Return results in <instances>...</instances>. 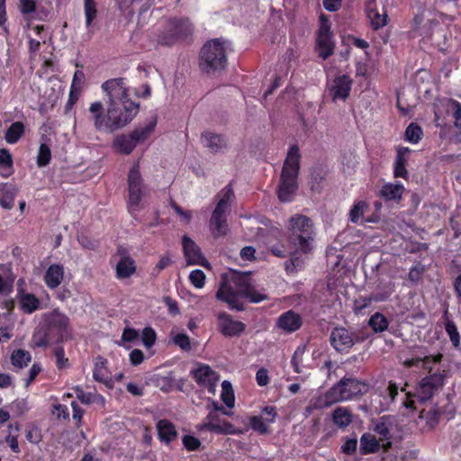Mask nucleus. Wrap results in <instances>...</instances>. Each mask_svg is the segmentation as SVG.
<instances>
[{
  "label": "nucleus",
  "mask_w": 461,
  "mask_h": 461,
  "mask_svg": "<svg viewBox=\"0 0 461 461\" xmlns=\"http://www.w3.org/2000/svg\"><path fill=\"white\" fill-rule=\"evenodd\" d=\"M216 298L226 303L230 309L242 312L245 309L242 298L258 303L267 300V295L255 289L249 274L234 272L228 280L220 285Z\"/></svg>",
  "instance_id": "nucleus-1"
},
{
  "label": "nucleus",
  "mask_w": 461,
  "mask_h": 461,
  "mask_svg": "<svg viewBox=\"0 0 461 461\" xmlns=\"http://www.w3.org/2000/svg\"><path fill=\"white\" fill-rule=\"evenodd\" d=\"M287 243L295 252L312 253L314 249L316 230L312 220L303 214H294L287 222Z\"/></svg>",
  "instance_id": "nucleus-2"
},
{
  "label": "nucleus",
  "mask_w": 461,
  "mask_h": 461,
  "mask_svg": "<svg viewBox=\"0 0 461 461\" xmlns=\"http://www.w3.org/2000/svg\"><path fill=\"white\" fill-rule=\"evenodd\" d=\"M301 154L297 145H293L285 159L278 185V199L283 202H289L298 189V175L300 170Z\"/></svg>",
  "instance_id": "nucleus-3"
},
{
  "label": "nucleus",
  "mask_w": 461,
  "mask_h": 461,
  "mask_svg": "<svg viewBox=\"0 0 461 461\" xmlns=\"http://www.w3.org/2000/svg\"><path fill=\"white\" fill-rule=\"evenodd\" d=\"M225 42L220 39L206 41L199 54V67L207 73L223 70L228 63Z\"/></svg>",
  "instance_id": "nucleus-4"
},
{
  "label": "nucleus",
  "mask_w": 461,
  "mask_h": 461,
  "mask_svg": "<svg viewBox=\"0 0 461 461\" xmlns=\"http://www.w3.org/2000/svg\"><path fill=\"white\" fill-rule=\"evenodd\" d=\"M220 200L210 219V230L213 237L219 238L228 232L226 212L230 208V199L234 196L232 188L228 185L219 194Z\"/></svg>",
  "instance_id": "nucleus-5"
},
{
  "label": "nucleus",
  "mask_w": 461,
  "mask_h": 461,
  "mask_svg": "<svg viewBox=\"0 0 461 461\" xmlns=\"http://www.w3.org/2000/svg\"><path fill=\"white\" fill-rule=\"evenodd\" d=\"M140 109L135 102H125L124 104L108 105V131L114 132L130 123Z\"/></svg>",
  "instance_id": "nucleus-6"
},
{
  "label": "nucleus",
  "mask_w": 461,
  "mask_h": 461,
  "mask_svg": "<svg viewBox=\"0 0 461 461\" xmlns=\"http://www.w3.org/2000/svg\"><path fill=\"white\" fill-rule=\"evenodd\" d=\"M155 126L156 121L150 122L144 127L135 129L129 135L116 136L113 140L114 149L122 154H131L139 143L145 141L152 134Z\"/></svg>",
  "instance_id": "nucleus-7"
},
{
  "label": "nucleus",
  "mask_w": 461,
  "mask_h": 461,
  "mask_svg": "<svg viewBox=\"0 0 461 461\" xmlns=\"http://www.w3.org/2000/svg\"><path fill=\"white\" fill-rule=\"evenodd\" d=\"M41 325L53 344L59 343L68 335L69 319L65 314L53 311L45 316L44 322Z\"/></svg>",
  "instance_id": "nucleus-8"
},
{
  "label": "nucleus",
  "mask_w": 461,
  "mask_h": 461,
  "mask_svg": "<svg viewBox=\"0 0 461 461\" xmlns=\"http://www.w3.org/2000/svg\"><path fill=\"white\" fill-rule=\"evenodd\" d=\"M338 402H346L366 393L367 385L353 377H343L330 387Z\"/></svg>",
  "instance_id": "nucleus-9"
},
{
  "label": "nucleus",
  "mask_w": 461,
  "mask_h": 461,
  "mask_svg": "<svg viewBox=\"0 0 461 461\" xmlns=\"http://www.w3.org/2000/svg\"><path fill=\"white\" fill-rule=\"evenodd\" d=\"M128 206L131 212L140 209V202L145 194L143 180L139 170V165L135 164L128 175Z\"/></svg>",
  "instance_id": "nucleus-10"
},
{
  "label": "nucleus",
  "mask_w": 461,
  "mask_h": 461,
  "mask_svg": "<svg viewBox=\"0 0 461 461\" xmlns=\"http://www.w3.org/2000/svg\"><path fill=\"white\" fill-rule=\"evenodd\" d=\"M102 89L108 96V105L124 104L125 102H132L129 99L128 88L125 86L124 78H113L106 80L102 85Z\"/></svg>",
  "instance_id": "nucleus-11"
},
{
  "label": "nucleus",
  "mask_w": 461,
  "mask_h": 461,
  "mask_svg": "<svg viewBox=\"0 0 461 461\" xmlns=\"http://www.w3.org/2000/svg\"><path fill=\"white\" fill-rule=\"evenodd\" d=\"M330 344L339 352L348 351L356 342L363 341L358 336L344 327H336L330 337Z\"/></svg>",
  "instance_id": "nucleus-12"
},
{
  "label": "nucleus",
  "mask_w": 461,
  "mask_h": 461,
  "mask_svg": "<svg viewBox=\"0 0 461 461\" xmlns=\"http://www.w3.org/2000/svg\"><path fill=\"white\" fill-rule=\"evenodd\" d=\"M445 381V375L434 373L422 378L418 388V396L421 402L431 399L435 393L442 388Z\"/></svg>",
  "instance_id": "nucleus-13"
},
{
  "label": "nucleus",
  "mask_w": 461,
  "mask_h": 461,
  "mask_svg": "<svg viewBox=\"0 0 461 461\" xmlns=\"http://www.w3.org/2000/svg\"><path fill=\"white\" fill-rule=\"evenodd\" d=\"M199 430H207L217 434H232L234 433L233 426L228 421L222 420L216 411H210L203 420L202 423L197 426Z\"/></svg>",
  "instance_id": "nucleus-14"
},
{
  "label": "nucleus",
  "mask_w": 461,
  "mask_h": 461,
  "mask_svg": "<svg viewBox=\"0 0 461 461\" xmlns=\"http://www.w3.org/2000/svg\"><path fill=\"white\" fill-rule=\"evenodd\" d=\"M353 80L348 75L336 76L332 82L328 86V92L332 101L336 103L339 100L346 101L349 96Z\"/></svg>",
  "instance_id": "nucleus-15"
},
{
  "label": "nucleus",
  "mask_w": 461,
  "mask_h": 461,
  "mask_svg": "<svg viewBox=\"0 0 461 461\" xmlns=\"http://www.w3.org/2000/svg\"><path fill=\"white\" fill-rule=\"evenodd\" d=\"M191 374L199 385L214 393L220 376L208 365H199Z\"/></svg>",
  "instance_id": "nucleus-16"
},
{
  "label": "nucleus",
  "mask_w": 461,
  "mask_h": 461,
  "mask_svg": "<svg viewBox=\"0 0 461 461\" xmlns=\"http://www.w3.org/2000/svg\"><path fill=\"white\" fill-rule=\"evenodd\" d=\"M217 326L219 331L225 337H239L246 329L243 322L233 320L231 315L224 312L218 314Z\"/></svg>",
  "instance_id": "nucleus-17"
},
{
  "label": "nucleus",
  "mask_w": 461,
  "mask_h": 461,
  "mask_svg": "<svg viewBox=\"0 0 461 461\" xmlns=\"http://www.w3.org/2000/svg\"><path fill=\"white\" fill-rule=\"evenodd\" d=\"M183 249L188 265L207 267L208 263L203 256L200 248L190 238L183 237Z\"/></svg>",
  "instance_id": "nucleus-18"
},
{
  "label": "nucleus",
  "mask_w": 461,
  "mask_h": 461,
  "mask_svg": "<svg viewBox=\"0 0 461 461\" xmlns=\"http://www.w3.org/2000/svg\"><path fill=\"white\" fill-rule=\"evenodd\" d=\"M317 44L320 49L319 56L323 59H328L333 53L334 43L331 41L330 26L322 23L317 38Z\"/></svg>",
  "instance_id": "nucleus-19"
},
{
  "label": "nucleus",
  "mask_w": 461,
  "mask_h": 461,
  "mask_svg": "<svg viewBox=\"0 0 461 461\" xmlns=\"http://www.w3.org/2000/svg\"><path fill=\"white\" fill-rule=\"evenodd\" d=\"M170 36L176 39L185 38L193 32V25L188 18H172L167 25Z\"/></svg>",
  "instance_id": "nucleus-20"
},
{
  "label": "nucleus",
  "mask_w": 461,
  "mask_h": 461,
  "mask_svg": "<svg viewBox=\"0 0 461 461\" xmlns=\"http://www.w3.org/2000/svg\"><path fill=\"white\" fill-rule=\"evenodd\" d=\"M303 321L295 312L289 310L279 316L276 327L287 333L296 331L301 328Z\"/></svg>",
  "instance_id": "nucleus-21"
},
{
  "label": "nucleus",
  "mask_w": 461,
  "mask_h": 461,
  "mask_svg": "<svg viewBox=\"0 0 461 461\" xmlns=\"http://www.w3.org/2000/svg\"><path fill=\"white\" fill-rule=\"evenodd\" d=\"M202 143L212 153L224 152L228 148L227 140L220 134L206 131L201 136Z\"/></svg>",
  "instance_id": "nucleus-22"
},
{
  "label": "nucleus",
  "mask_w": 461,
  "mask_h": 461,
  "mask_svg": "<svg viewBox=\"0 0 461 461\" xmlns=\"http://www.w3.org/2000/svg\"><path fill=\"white\" fill-rule=\"evenodd\" d=\"M64 278V267L61 264L50 265L44 275V282L50 289L57 288Z\"/></svg>",
  "instance_id": "nucleus-23"
},
{
  "label": "nucleus",
  "mask_w": 461,
  "mask_h": 461,
  "mask_svg": "<svg viewBox=\"0 0 461 461\" xmlns=\"http://www.w3.org/2000/svg\"><path fill=\"white\" fill-rule=\"evenodd\" d=\"M91 119L96 131H108V117L104 115V106L101 102H95L89 107Z\"/></svg>",
  "instance_id": "nucleus-24"
},
{
  "label": "nucleus",
  "mask_w": 461,
  "mask_h": 461,
  "mask_svg": "<svg viewBox=\"0 0 461 461\" xmlns=\"http://www.w3.org/2000/svg\"><path fill=\"white\" fill-rule=\"evenodd\" d=\"M333 423L339 429H345L353 421V413L348 407H336L331 412Z\"/></svg>",
  "instance_id": "nucleus-25"
},
{
  "label": "nucleus",
  "mask_w": 461,
  "mask_h": 461,
  "mask_svg": "<svg viewBox=\"0 0 461 461\" xmlns=\"http://www.w3.org/2000/svg\"><path fill=\"white\" fill-rule=\"evenodd\" d=\"M21 309L24 313L31 314L41 306V301L33 294L20 290L17 294Z\"/></svg>",
  "instance_id": "nucleus-26"
},
{
  "label": "nucleus",
  "mask_w": 461,
  "mask_h": 461,
  "mask_svg": "<svg viewBox=\"0 0 461 461\" xmlns=\"http://www.w3.org/2000/svg\"><path fill=\"white\" fill-rule=\"evenodd\" d=\"M411 152V149L407 147H401L397 149V154L394 162L393 174L395 177L406 178L408 171L406 169L407 155Z\"/></svg>",
  "instance_id": "nucleus-27"
},
{
  "label": "nucleus",
  "mask_w": 461,
  "mask_h": 461,
  "mask_svg": "<svg viewBox=\"0 0 461 461\" xmlns=\"http://www.w3.org/2000/svg\"><path fill=\"white\" fill-rule=\"evenodd\" d=\"M116 277L118 279H126L131 277L136 272L135 261L131 257L120 258L116 267Z\"/></svg>",
  "instance_id": "nucleus-28"
},
{
  "label": "nucleus",
  "mask_w": 461,
  "mask_h": 461,
  "mask_svg": "<svg viewBox=\"0 0 461 461\" xmlns=\"http://www.w3.org/2000/svg\"><path fill=\"white\" fill-rule=\"evenodd\" d=\"M157 429L159 439L167 444L173 441L177 436L175 425L167 420H160L157 423Z\"/></svg>",
  "instance_id": "nucleus-29"
},
{
  "label": "nucleus",
  "mask_w": 461,
  "mask_h": 461,
  "mask_svg": "<svg viewBox=\"0 0 461 461\" xmlns=\"http://www.w3.org/2000/svg\"><path fill=\"white\" fill-rule=\"evenodd\" d=\"M17 189L11 184L0 185V205L4 209L10 210L14 207Z\"/></svg>",
  "instance_id": "nucleus-30"
},
{
  "label": "nucleus",
  "mask_w": 461,
  "mask_h": 461,
  "mask_svg": "<svg viewBox=\"0 0 461 461\" xmlns=\"http://www.w3.org/2000/svg\"><path fill=\"white\" fill-rule=\"evenodd\" d=\"M366 15L374 30L381 29L387 24L388 16L386 13L379 14V12L372 6V3H369L366 7Z\"/></svg>",
  "instance_id": "nucleus-31"
},
{
  "label": "nucleus",
  "mask_w": 461,
  "mask_h": 461,
  "mask_svg": "<svg viewBox=\"0 0 461 461\" xmlns=\"http://www.w3.org/2000/svg\"><path fill=\"white\" fill-rule=\"evenodd\" d=\"M338 403V401L333 394V392L331 388H330L324 395H319L317 397H314L310 402V408L311 409H324L331 406L332 404Z\"/></svg>",
  "instance_id": "nucleus-32"
},
{
  "label": "nucleus",
  "mask_w": 461,
  "mask_h": 461,
  "mask_svg": "<svg viewBox=\"0 0 461 461\" xmlns=\"http://www.w3.org/2000/svg\"><path fill=\"white\" fill-rule=\"evenodd\" d=\"M25 126L22 122H13L6 130L5 134V140L9 144H14L24 134Z\"/></svg>",
  "instance_id": "nucleus-33"
},
{
  "label": "nucleus",
  "mask_w": 461,
  "mask_h": 461,
  "mask_svg": "<svg viewBox=\"0 0 461 461\" xmlns=\"http://www.w3.org/2000/svg\"><path fill=\"white\" fill-rule=\"evenodd\" d=\"M93 377L95 381L101 383H106L109 379L107 360L103 357L99 356L95 358Z\"/></svg>",
  "instance_id": "nucleus-34"
},
{
  "label": "nucleus",
  "mask_w": 461,
  "mask_h": 461,
  "mask_svg": "<svg viewBox=\"0 0 461 461\" xmlns=\"http://www.w3.org/2000/svg\"><path fill=\"white\" fill-rule=\"evenodd\" d=\"M379 442L375 436L365 433L360 438V452L363 455L375 453L379 449Z\"/></svg>",
  "instance_id": "nucleus-35"
},
{
  "label": "nucleus",
  "mask_w": 461,
  "mask_h": 461,
  "mask_svg": "<svg viewBox=\"0 0 461 461\" xmlns=\"http://www.w3.org/2000/svg\"><path fill=\"white\" fill-rule=\"evenodd\" d=\"M0 169L4 177L13 174V156L7 149H0Z\"/></svg>",
  "instance_id": "nucleus-36"
},
{
  "label": "nucleus",
  "mask_w": 461,
  "mask_h": 461,
  "mask_svg": "<svg viewBox=\"0 0 461 461\" xmlns=\"http://www.w3.org/2000/svg\"><path fill=\"white\" fill-rule=\"evenodd\" d=\"M403 189V185L401 184H386L382 187L380 193L382 197H384L387 201H391L401 199Z\"/></svg>",
  "instance_id": "nucleus-37"
},
{
  "label": "nucleus",
  "mask_w": 461,
  "mask_h": 461,
  "mask_svg": "<svg viewBox=\"0 0 461 461\" xmlns=\"http://www.w3.org/2000/svg\"><path fill=\"white\" fill-rule=\"evenodd\" d=\"M392 419L390 416H383L375 424L374 431L380 435L383 439L391 438Z\"/></svg>",
  "instance_id": "nucleus-38"
},
{
  "label": "nucleus",
  "mask_w": 461,
  "mask_h": 461,
  "mask_svg": "<svg viewBox=\"0 0 461 461\" xmlns=\"http://www.w3.org/2000/svg\"><path fill=\"white\" fill-rule=\"evenodd\" d=\"M32 343L35 348H42L53 344L41 324L33 332Z\"/></svg>",
  "instance_id": "nucleus-39"
},
{
  "label": "nucleus",
  "mask_w": 461,
  "mask_h": 461,
  "mask_svg": "<svg viewBox=\"0 0 461 461\" xmlns=\"http://www.w3.org/2000/svg\"><path fill=\"white\" fill-rule=\"evenodd\" d=\"M31 360V354L24 349L14 350L11 355V362L13 366L18 368L27 366Z\"/></svg>",
  "instance_id": "nucleus-40"
},
{
  "label": "nucleus",
  "mask_w": 461,
  "mask_h": 461,
  "mask_svg": "<svg viewBox=\"0 0 461 461\" xmlns=\"http://www.w3.org/2000/svg\"><path fill=\"white\" fill-rule=\"evenodd\" d=\"M368 324L376 333L386 330L389 326L387 319L380 312L373 314L368 321Z\"/></svg>",
  "instance_id": "nucleus-41"
},
{
  "label": "nucleus",
  "mask_w": 461,
  "mask_h": 461,
  "mask_svg": "<svg viewBox=\"0 0 461 461\" xmlns=\"http://www.w3.org/2000/svg\"><path fill=\"white\" fill-rule=\"evenodd\" d=\"M221 398L227 407L232 408L235 402L234 393L230 382L225 380L221 384Z\"/></svg>",
  "instance_id": "nucleus-42"
},
{
  "label": "nucleus",
  "mask_w": 461,
  "mask_h": 461,
  "mask_svg": "<svg viewBox=\"0 0 461 461\" xmlns=\"http://www.w3.org/2000/svg\"><path fill=\"white\" fill-rule=\"evenodd\" d=\"M445 329L450 339L452 345L455 348H458L460 345V335L457 331L456 324L452 321L447 319L446 321Z\"/></svg>",
  "instance_id": "nucleus-43"
},
{
  "label": "nucleus",
  "mask_w": 461,
  "mask_h": 461,
  "mask_svg": "<svg viewBox=\"0 0 461 461\" xmlns=\"http://www.w3.org/2000/svg\"><path fill=\"white\" fill-rule=\"evenodd\" d=\"M422 135L421 128L416 123H411L405 131L406 140L412 142L417 143L420 140Z\"/></svg>",
  "instance_id": "nucleus-44"
},
{
  "label": "nucleus",
  "mask_w": 461,
  "mask_h": 461,
  "mask_svg": "<svg viewBox=\"0 0 461 461\" xmlns=\"http://www.w3.org/2000/svg\"><path fill=\"white\" fill-rule=\"evenodd\" d=\"M84 11L86 26H90L96 17V5L94 0H84Z\"/></svg>",
  "instance_id": "nucleus-45"
},
{
  "label": "nucleus",
  "mask_w": 461,
  "mask_h": 461,
  "mask_svg": "<svg viewBox=\"0 0 461 461\" xmlns=\"http://www.w3.org/2000/svg\"><path fill=\"white\" fill-rule=\"evenodd\" d=\"M51 158L50 149L45 144L41 143L39 149L37 164L39 167H45L50 163Z\"/></svg>",
  "instance_id": "nucleus-46"
},
{
  "label": "nucleus",
  "mask_w": 461,
  "mask_h": 461,
  "mask_svg": "<svg viewBox=\"0 0 461 461\" xmlns=\"http://www.w3.org/2000/svg\"><path fill=\"white\" fill-rule=\"evenodd\" d=\"M324 180V176L321 170H313L311 173L310 185L311 189L316 192H320L321 188V183Z\"/></svg>",
  "instance_id": "nucleus-47"
},
{
  "label": "nucleus",
  "mask_w": 461,
  "mask_h": 461,
  "mask_svg": "<svg viewBox=\"0 0 461 461\" xmlns=\"http://www.w3.org/2000/svg\"><path fill=\"white\" fill-rule=\"evenodd\" d=\"M190 282L196 288H202L204 285L205 275L200 269L193 270L189 275Z\"/></svg>",
  "instance_id": "nucleus-48"
},
{
  "label": "nucleus",
  "mask_w": 461,
  "mask_h": 461,
  "mask_svg": "<svg viewBox=\"0 0 461 461\" xmlns=\"http://www.w3.org/2000/svg\"><path fill=\"white\" fill-rule=\"evenodd\" d=\"M366 208V204L365 202H358L356 203L349 212L350 221L354 223L357 222L358 220L363 216L364 210Z\"/></svg>",
  "instance_id": "nucleus-49"
},
{
  "label": "nucleus",
  "mask_w": 461,
  "mask_h": 461,
  "mask_svg": "<svg viewBox=\"0 0 461 461\" xmlns=\"http://www.w3.org/2000/svg\"><path fill=\"white\" fill-rule=\"evenodd\" d=\"M249 424L254 430L266 434L268 432V426L264 422L262 417L253 416L250 418Z\"/></svg>",
  "instance_id": "nucleus-50"
},
{
  "label": "nucleus",
  "mask_w": 461,
  "mask_h": 461,
  "mask_svg": "<svg viewBox=\"0 0 461 461\" xmlns=\"http://www.w3.org/2000/svg\"><path fill=\"white\" fill-rule=\"evenodd\" d=\"M173 342L181 349L188 351L191 349L190 339L185 333H178L173 337Z\"/></svg>",
  "instance_id": "nucleus-51"
},
{
  "label": "nucleus",
  "mask_w": 461,
  "mask_h": 461,
  "mask_svg": "<svg viewBox=\"0 0 461 461\" xmlns=\"http://www.w3.org/2000/svg\"><path fill=\"white\" fill-rule=\"evenodd\" d=\"M182 441L183 445L188 451L198 450L201 447V441L194 436L185 435L183 437Z\"/></svg>",
  "instance_id": "nucleus-52"
},
{
  "label": "nucleus",
  "mask_w": 461,
  "mask_h": 461,
  "mask_svg": "<svg viewBox=\"0 0 461 461\" xmlns=\"http://www.w3.org/2000/svg\"><path fill=\"white\" fill-rule=\"evenodd\" d=\"M156 340V333L154 330L150 327H146L142 330V341L144 346L149 348H150Z\"/></svg>",
  "instance_id": "nucleus-53"
},
{
  "label": "nucleus",
  "mask_w": 461,
  "mask_h": 461,
  "mask_svg": "<svg viewBox=\"0 0 461 461\" xmlns=\"http://www.w3.org/2000/svg\"><path fill=\"white\" fill-rule=\"evenodd\" d=\"M76 66L78 69H77L74 73L71 87H79L81 90L82 85L85 82V74L82 70L83 65L77 64Z\"/></svg>",
  "instance_id": "nucleus-54"
},
{
  "label": "nucleus",
  "mask_w": 461,
  "mask_h": 461,
  "mask_svg": "<svg viewBox=\"0 0 461 461\" xmlns=\"http://www.w3.org/2000/svg\"><path fill=\"white\" fill-rule=\"evenodd\" d=\"M54 355L56 357L57 366L59 369L68 366V359L65 357V352L62 347H56L54 348Z\"/></svg>",
  "instance_id": "nucleus-55"
},
{
  "label": "nucleus",
  "mask_w": 461,
  "mask_h": 461,
  "mask_svg": "<svg viewBox=\"0 0 461 461\" xmlns=\"http://www.w3.org/2000/svg\"><path fill=\"white\" fill-rule=\"evenodd\" d=\"M357 447V438L347 439L344 444L341 446V452L347 455H352L356 452Z\"/></svg>",
  "instance_id": "nucleus-56"
},
{
  "label": "nucleus",
  "mask_w": 461,
  "mask_h": 461,
  "mask_svg": "<svg viewBox=\"0 0 461 461\" xmlns=\"http://www.w3.org/2000/svg\"><path fill=\"white\" fill-rule=\"evenodd\" d=\"M20 11L23 14H31L36 10V2L34 0H19Z\"/></svg>",
  "instance_id": "nucleus-57"
},
{
  "label": "nucleus",
  "mask_w": 461,
  "mask_h": 461,
  "mask_svg": "<svg viewBox=\"0 0 461 461\" xmlns=\"http://www.w3.org/2000/svg\"><path fill=\"white\" fill-rule=\"evenodd\" d=\"M270 251L272 252L273 255H275L278 258H282L297 253L294 251V249L291 246H289L288 250L283 247L274 246V247H271Z\"/></svg>",
  "instance_id": "nucleus-58"
},
{
  "label": "nucleus",
  "mask_w": 461,
  "mask_h": 461,
  "mask_svg": "<svg viewBox=\"0 0 461 461\" xmlns=\"http://www.w3.org/2000/svg\"><path fill=\"white\" fill-rule=\"evenodd\" d=\"M77 399L85 404H90L93 402L94 395L91 393H86L81 388H75Z\"/></svg>",
  "instance_id": "nucleus-59"
},
{
  "label": "nucleus",
  "mask_w": 461,
  "mask_h": 461,
  "mask_svg": "<svg viewBox=\"0 0 461 461\" xmlns=\"http://www.w3.org/2000/svg\"><path fill=\"white\" fill-rule=\"evenodd\" d=\"M303 260L298 257L292 258L290 260L285 261V267L287 272H293L297 268L302 267Z\"/></svg>",
  "instance_id": "nucleus-60"
},
{
  "label": "nucleus",
  "mask_w": 461,
  "mask_h": 461,
  "mask_svg": "<svg viewBox=\"0 0 461 461\" xmlns=\"http://www.w3.org/2000/svg\"><path fill=\"white\" fill-rule=\"evenodd\" d=\"M256 380L259 386H265L269 383L267 370L260 368L256 374Z\"/></svg>",
  "instance_id": "nucleus-61"
},
{
  "label": "nucleus",
  "mask_w": 461,
  "mask_h": 461,
  "mask_svg": "<svg viewBox=\"0 0 461 461\" xmlns=\"http://www.w3.org/2000/svg\"><path fill=\"white\" fill-rule=\"evenodd\" d=\"M143 359L144 354L140 349L136 348L130 353V361L133 366L140 365V363H142Z\"/></svg>",
  "instance_id": "nucleus-62"
},
{
  "label": "nucleus",
  "mask_w": 461,
  "mask_h": 461,
  "mask_svg": "<svg viewBox=\"0 0 461 461\" xmlns=\"http://www.w3.org/2000/svg\"><path fill=\"white\" fill-rule=\"evenodd\" d=\"M170 204L172 206V208L174 209V211L180 216L182 217L183 219L185 220L186 222H189L191 221V218H192V214H191V212L189 211H186L185 212L176 202L174 201H171L170 202Z\"/></svg>",
  "instance_id": "nucleus-63"
},
{
  "label": "nucleus",
  "mask_w": 461,
  "mask_h": 461,
  "mask_svg": "<svg viewBox=\"0 0 461 461\" xmlns=\"http://www.w3.org/2000/svg\"><path fill=\"white\" fill-rule=\"evenodd\" d=\"M138 337H139V333L136 330L131 329V328H126V329H124V330L122 332V339L123 341L131 342V341L135 340Z\"/></svg>",
  "instance_id": "nucleus-64"
}]
</instances>
